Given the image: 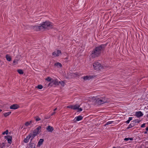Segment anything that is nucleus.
<instances>
[{
	"label": "nucleus",
	"instance_id": "19",
	"mask_svg": "<svg viewBox=\"0 0 148 148\" xmlns=\"http://www.w3.org/2000/svg\"><path fill=\"white\" fill-rule=\"evenodd\" d=\"M5 58H6V60L8 61H10L11 60V58L10 56H9L8 55H6L5 56Z\"/></svg>",
	"mask_w": 148,
	"mask_h": 148
},
{
	"label": "nucleus",
	"instance_id": "25",
	"mask_svg": "<svg viewBox=\"0 0 148 148\" xmlns=\"http://www.w3.org/2000/svg\"><path fill=\"white\" fill-rule=\"evenodd\" d=\"M17 71L20 74H22L23 73V71L21 69H18L17 70Z\"/></svg>",
	"mask_w": 148,
	"mask_h": 148
},
{
	"label": "nucleus",
	"instance_id": "14",
	"mask_svg": "<svg viewBox=\"0 0 148 148\" xmlns=\"http://www.w3.org/2000/svg\"><path fill=\"white\" fill-rule=\"evenodd\" d=\"M93 77V76H86L85 77H84V80H87L88 79H90L92 78Z\"/></svg>",
	"mask_w": 148,
	"mask_h": 148
},
{
	"label": "nucleus",
	"instance_id": "33",
	"mask_svg": "<svg viewBox=\"0 0 148 148\" xmlns=\"http://www.w3.org/2000/svg\"><path fill=\"white\" fill-rule=\"evenodd\" d=\"M67 108L73 109V106L70 105V106H67Z\"/></svg>",
	"mask_w": 148,
	"mask_h": 148
},
{
	"label": "nucleus",
	"instance_id": "5",
	"mask_svg": "<svg viewBox=\"0 0 148 148\" xmlns=\"http://www.w3.org/2000/svg\"><path fill=\"white\" fill-rule=\"evenodd\" d=\"M41 127L40 126H38L37 128L34 130L33 133L37 135L38 134H39L41 131Z\"/></svg>",
	"mask_w": 148,
	"mask_h": 148
},
{
	"label": "nucleus",
	"instance_id": "32",
	"mask_svg": "<svg viewBox=\"0 0 148 148\" xmlns=\"http://www.w3.org/2000/svg\"><path fill=\"white\" fill-rule=\"evenodd\" d=\"M59 83L62 86H64L65 83L63 81L60 82Z\"/></svg>",
	"mask_w": 148,
	"mask_h": 148
},
{
	"label": "nucleus",
	"instance_id": "4",
	"mask_svg": "<svg viewBox=\"0 0 148 148\" xmlns=\"http://www.w3.org/2000/svg\"><path fill=\"white\" fill-rule=\"evenodd\" d=\"M93 66L95 70H100L102 67L101 64L98 62H95L93 63Z\"/></svg>",
	"mask_w": 148,
	"mask_h": 148
},
{
	"label": "nucleus",
	"instance_id": "39",
	"mask_svg": "<svg viewBox=\"0 0 148 148\" xmlns=\"http://www.w3.org/2000/svg\"><path fill=\"white\" fill-rule=\"evenodd\" d=\"M132 119V117H129L128 120L130 121H131Z\"/></svg>",
	"mask_w": 148,
	"mask_h": 148
},
{
	"label": "nucleus",
	"instance_id": "44",
	"mask_svg": "<svg viewBox=\"0 0 148 148\" xmlns=\"http://www.w3.org/2000/svg\"><path fill=\"white\" fill-rule=\"evenodd\" d=\"M147 133V132H145V134H146Z\"/></svg>",
	"mask_w": 148,
	"mask_h": 148
},
{
	"label": "nucleus",
	"instance_id": "38",
	"mask_svg": "<svg viewBox=\"0 0 148 148\" xmlns=\"http://www.w3.org/2000/svg\"><path fill=\"white\" fill-rule=\"evenodd\" d=\"M130 121V120H128L126 121V123H129Z\"/></svg>",
	"mask_w": 148,
	"mask_h": 148
},
{
	"label": "nucleus",
	"instance_id": "20",
	"mask_svg": "<svg viewBox=\"0 0 148 148\" xmlns=\"http://www.w3.org/2000/svg\"><path fill=\"white\" fill-rule=\"evenodd\" d=\"M135 125V124H134V123L133 122L132 123H131L129 125V126L127 127V129H129L130 128H131L133 127Z\"/></svg>",
	"mask_w": 148,
	"mask_h": 148
},
{
	"label": "nucleus",
	"instance_id": "30",
	"mask_svg": "<svg viewBox=\"0 0 148 148\" xmlns=\"http://www.w3.org/2000/svg\"><path fill=\"white\" fill-rule=\"evenodd\" d=\"M19 59H15L13 61V62L14 63H15V64H16L17 63Z\"/></svg>",
	"mask_w": 148,
	"mask_h": 148
},
{
	"label": "nucleus",
	"instance_id": "7",
	"mask_svg": "<svg viewBox=\"0 0 148 148\" xmlns=\"http://www.w3.org/2000/svg\"><path fill=\"white\" fill-rule=\"evenodd\" d=\"M42 26H41V25L39 26H34L33 27V29L36 31H39V30H42Z\"/></svg>",
	"mask_w": 148,
	"mask_h": 148
},
{
	"label": "nucleus",
	"instance_id": "27",
	"mask_svg": "<svg viewBox=\"0 0 148 148\" xmlns=\"http://www.w3.org/2000/svg\"><path fill=\"white\" fill-rule=\"evenodd\" d=\"M46 80L49 82H52V79L50 77H49L45 79Z\"/></svg>",
	"mask_w": 148,
	"mask_h": 148
},
{
	"label": "nucleus",
	"instance_id": "6",
	"mask_svg": "<svg viewBox=\"0 0 148 148\" xmlns=\"http://www.w3.org/2000/svg\"><path fill=\"white\" fill-rule=\"evenodd\" d=\"M6 139L9 143L11 144L12 143V136H7L4 137Z\"/></svg>",
	"mask_w": 148,
	"mask_h": 148
},
{
	"label": "nucleus",
	"instance_id": "43",
	"mask_svg": "<svg viewBox=\"0 0 148 148\" xmlns=\"http://www.w3.org/2000/svg\"><path fill=\"white\" fill-rule=\"evenodd\" d=\"M57 109V108H55V109L54 110V111H55V110H56Z\"/></svg>",
	"mask_w": 148,
	"mask_h": 148
},
{
	"label": "nucleus",
	"instance_id": "36",
	"mask_svg": "<svg viewBox=\"0 0 148 148\" xmlns=\"http://www.w3.org/2000/svg\"><path fill=\"white\" fill-rule=\"evenodd\" d=\"M145 123H143L141 126V127H145Z\"/></svg>",
	"mask_w": 148,
	"mask_h": 148
},
{
	"label": "nucleus",
	"instance_id": "24",
	"mask_svg": "<svg viewBox=\"0 0 148 148\" xmlns=\"http://www.w3.org/2000/svg\"><path fill=\"white\" fill-rule=\"evenodd\" d=\"M32 123V121H30L29 122H27L25 123V125L26 126H28L31 123Z\"/></svg>",
	"mask_w": 148,
	"mask_h": 148
},
{
	"label": "nucleus",
	"instance_id": "23",
	"mask_svg": "<svg viewBox=\"0 0 148 148\" xmlns=\"http://www.w3.org/2000/svg\"><path fill=\"white\" fill-rule=\"evenodd\" d=\"M5 143H2L0 145V147L1 148H3L5 147Z\"/></svg>",
	"mask_w": 148,
	"mask_h": 148
},
{
	"label": "nucleus",
	"instance_id": "31",
	"mask_svg": "<svg viewBox=\"0 0 148 148\" xmlns=\"http://www.w3.org/2000/svg\"><path fill=\"white\" fill-rule=\"evenodd\" d=\"M8 130H7L3 132L2 133V134L3 135H4L5 134H8Z\"/></svg>",
	"mask_w": 148,
	"mask_h": 148
},
{
	"label": "nucleus",
	"instance_id": "13",
	"mask_svg": "<svg viewBox=\"0 0 148 148\" xmlns=\"http://www.w3.org/2000/svg\"><path fill=\"white\" fill-rule=\"evenodd\" d=\"M36 136V135L33 133H31L29 135V136H30V138H31V142L32 141L33 138L35 137Z\"/></svg>",
	"mask_w": 148,
	"mask_h": 148
},
{
	"label": "nucleus",
	"instance_id": "17",
	"mask_svg": "<svg viewBox=\"0 0 148 148\" xmlns=\"http://www.w3.org/2000/svg\"><path fill=\"white\" fill-rule=\"evenodd\" d=\"M29 136H27L26 138H25L24 140V142L25 143H27L29 142V140L30 139Z\"/></svg>",
	"mask_w": 148,
	"mask_h": 148
},
{
	"label": "nucleus",
	"instance_id": "47",
	"mask_svg": "<svg viewBox=\"0 0 148 148\" xmlns=\"http://www.w3.org/2000/svg\"><path fill=\"white\" fill-rule=\"evenodd\" d=\"M147 117H148V114H147Z\"/></svg>",
	"mask_w": 148,
	"mask_h": 148
},
{
	"label": "nucleus",
	"instance_id": "11",
	"mask_svg": "<svg viewBox=\"0 0 148 148\" xmlns=\"http://www.w3.org/2000/svg\"><path fill=\"white\" fill-rule=\"evenodd\" d=\"M19 106L17 104H13L10 107V108L11 109H16L18 108Z\"/></svg>",
	"mask_w": 148,
	"mask_h": 148
},
{
	"label": "nucleus",
	"instance_id": "8",
	"mask_svg": "<svg viewBox=\"0 0 148 148\" xmlns=\"http://www.w3.org/2000/svg\"><path fill=\"white\" fill-rule=\"evenodd\" d=\"M61 51L60 50H58L56 52L55 51L53 52L52 54L53 56H59V55L61 54Z\"/></svg>",
	"mask_w": 148,
	"mask_h": 148
},
{
	"label": "nucleus",
	"instance_id": "45",
	"mask_svg": "<svg viewBox=\"0 0 148 148\" xmlns=\"http://www.w3.org/2000/svg\"><path fill=\"white\" fill-rule=\"evenodd\" d=\"M2 110L0 109V112H1L2 111Z\"/></svg>",
	"mask_w": 148,
	"mask_h": 148
},
{
	"label": "nucleus",
	"instance_id": "2",
	"mask_svg": "<svg viewBox=\"0 0 148 148\" xmlns=\"http://www.w3.org/2000/svg\"><path fill=\"white\" fill-rule=\"evenodd\" d=\"M41 25L42 27V29H49L51 28L53 26L52 24L48 21L43 22Z\"/></svg>",
	"mask_w": 148,
	"mask_h": 148
},
{
	"label": "nucleus",
	"instance_id": "35",
	"mask_svg": "<svg viewBox=\"0 0 148 148\" xmlns=\"http://www.w3.org/2000/svg\"><path fill=\"white\" fill-rule=\"evenodd\" d=\"M77 109L78 110V112H79V111H81L82 110V109L81 108H78V109Z\"/></svg>",
	"mask_w": 148,
	"mask_h": 148
},
{
	"label": "nucleus",
	"instance_id": "15",
	"mask_svg": "<svg viewBox=\"0 0 148 148\" xmlns=\"http://www.w3.org/2000/svg\"><path fill=\"white\" fill-rule=\"evenodd\" d=\"M51 83H53L55 85H58V82L57 80H53L50 83H49L48 84V86L50 85V84Z\"/></svg>",
	"mask_w": 148,
	"mask_h": 148
},
{
	"label": "nucleus",
	"instance_id": "41",
	"mask_svg": "<svg viewBox=\"0 0 148 148\" xmlns=\"http://www.w3.org/2000/svg\"><path fill=\"white\" fill-rule=\"evenodd\" d=\"M129 140H133V139L132 138H129Z\"/></svg>",
	"mask_w": 148,
	"mask_h": 148
},
{
	"label": "nucleus",
	"instance_id": "9",
	"mask_svg": "<svg viewBox=\"0 0 148 148\" xmlns=\"http://www.w3.org/2000/svg\"><path fill=\"white\" fill-rule=\"evenodd\" d=\"M46 130L48 132H52L54 128L52 127L49 125L46 128Z\"/></svg>",
	"mask_w": 148,
	"mask_h": 148
},
{
	"label": "nucleus",
	"instance_id": "42",
	"mask_svg": "<svg viewBox=\"0 0 148 148\" xmlns=\"http://www.w3.org/2000/svg\"><path fill=\"white\" fill-rule=\"evenodd\" d=\"M146 130L147 131H148V127H147L146 128Z\"/></svg>",
	"mask_w": 148,
	"mask_h": 148
},
{
	"label": "nucleus",
	"instance_id": "21",
	"mask_svg": "<svg viewBox=\"0 0 148 148\" xmlns=\"http://www.w3.org/2000/svg\"><path fill=\"white\" fill-rule=\"evenodd\" d=\"M55 66H57L58 67H61L62 64L59 62H57L55 64Z\"/></svg>",
	"mask_w": 148,
	"mask_h": 148
},
{
	"label": "nucleus",
	"instance_id": "40",
	"mask_svg": "<svg viewBox=\"0 0 148 148\" xmlns=\"http://www.w3.org/2000/svg\"><path fill=\"white\" fill-rule=\"evenodd\" d=\"M55 113V112L52 113L51 114V116H52V115H53Z\"/></svg>",
	"mask_w": 148,
	"mask_h": 148
},
{
	"label": "nucleus",
	"instance_id": "18",
	"mask_svg": "<svg viewBox=\"0 0 148 148\" xmlns=\"http://www.w3.org/2000/svg\"><path fill=\"white\" fill-rule=\"evenodd\" d=\"M80 107V106L77 104H76L74 106H73V109L74 110H77Z\"/></svg>",
	"mask_w": 148,
	"mask_h": 148
},
{
	"label": "nucleus",
	"instance_id": "34",
	"mask_svg": "<svg viewBox=\"0 0 148 148\" xmlns=\"http://www.w3.org/2000/svg\"><path fill=\"white\" fill-rule=\"evenodd\" d=\"M140 121H137V120H136L135 121H132V122H133L134 123H136V122H137L138 123H139L140 122Z\"/></svg>",
	"mask_w": 148,
	"mask_h": 148
},
{
	"label": "nucleus",
	"instance_id": "28",
	"mask_svg": "<svg viewBox=\"0 0 148 148\" xmlns=\"http://www.w3.org/2000/svg\"><path fill=\"white\" fill-rule=\"evenodd\" d=\"M35 120L36 121H39L41 120V119L38 116H36L35 117Z\"/></svg>",
	"mask_w": 148,
	"mask_h": 148
},
{
	"label": "nucleus",
	"instance_id": "12",
	"mask_svg": "<svg viewBox=\"0 0 148 148\" xmlns=\"http://www.w3.org/2000/svg\"><path fill=\"white\" fill-rule=\"evenodd\" d=\"M83 118V117L81 116H78L75 117V121H79L82 120Z\"/></svg>",
	"mask_w": 148,
	"mask_h": 148
},
{
	"label": "nucleus",
	"instance_id": "37",
	"mask_svg": "<svg viewBox=\"0 0 148 148\" xmlns=\"http://www.w3.org/2000/svg\"><path fill=\"white\" fill-rule=\"evenodd\" d=\"M124 140L125 141H127L129 140V138H125Z\"/></svg>",
	"mask_w": 148,
	"mask_h": 148
},
{
	"label": "nucleus",
	"instance_id": "22",
	"mask_svg": "<svg viewBox=\"0 0 148 148\" xmlns=\"http://www.w3.org/2000/svg\"><path fill=\"white\" fill-rule=\"evenodd\" d=\"M11 112H7L3 114V115H4V116L6 117L8 116H9L11 113Z\"/></svg>",
	"mask_w": 148,
	"mask_h": 148
},
{
	"label": "nucleus",
	"instance_id": "3",
	"mask_svg": "<svg viewBox=\"0 0 148 148\" xmlns=\"http://www.w3.org/2000/svg\"><path fill=\"white\" fill-rule=\"evenodd\" d=\"M96 102L99 104H102L106 103L108 102V100L105 97H102L99 99H97Z\"/></svg>",
	"mask_w": 148,
	"mask_h": 148
},
{
	"label": "nucleus",
	"instance_id": "1",
	"mask_svg": "<svg viewBox=\"0 0 148 148\" xmlns=\"http://www.w3.org/2000/svg\"><path fill=\"white\" fill-rule=\"evenodd\" d=\"M106 45H101L93 49L92 53V57L95 58L100 56L102 51L104 50Z\"/></svg>",
	"mask_w": 148,
	"mask_h": 148
},
{
	"label": "nucleus",
	"instance_id": "26",
	"mask_svg": "<svg viewBox=\"0 0 148 148\" xmlns=\"http://www.w3.org/2000/svg\"><path fill=\"white\" fill-rule=\"evenodd\" d=\"M113 122V121H108L104 125V126H106V125L111 124Z\"/></svg>",
	"mask_w": 148,
	"mask_h": 148
},
{
	"label": "nucleus",
	"instance_id": "16",
	"mask_svg": "<svg viewBox=\"0 0 148 148\" xmlns=\"http://www.w3.org/2000/svg\"><path fill=\"white\" fill-rule=\"evenodd\" d=\"M44 141V139H40L39 141L38 144V146H40L41 145Z\"/></svg>",
	"mask_w": 148,
	"mask_h": 148
},
{
	"label": "nucleus",
	"instance_id": "46",
	"mask_svg": "<svg viewBox=\"0 0 148 148\" xmlns=\"http://www.w3.org/2000/svg\"><path fill=\"white\" fill-rule=\"evenodd\" d=\"M20 57V56L19 55L17 56V57Z\"/></svg>",
	"mask_w": 148,
	"mask_h": 148
},
{
	"label": "nucleus",
	"instance_id": "10",
	"mask_svg": "<svg viewBox=\"0 0 148 148\" xmlns=\"http://www.w3.org/2000/svg\"><path fill=\"white\" fill-rule=\"evenodd\" d=\"M135 115L138 117H139L143 115V114L140 111L136 112Z\"/></svg>",
	"mask_w": 148,
	"mask_h": 148
},
{
	"label": "nucleus",
	"instance_id": "29",
	"mask_svg": "<svg viewBox=\"0 0 148 148\" xmlns=\"http://www.w3.org/2000/svg\"><path fill=\"white\" fill-rule=\"evenodd\" d=\"M37 88L41 89L43 88V86L42 85H38L36 87Z\"/></svg>",
	"mask_w": 148,
	"mask_h": 148
}]
</instances>
